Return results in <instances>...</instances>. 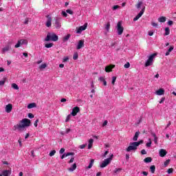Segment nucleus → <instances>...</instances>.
I'll return each mask as SVG.
<instances>
[{"label":"nucleus","mask_w":176,"mask_h":176,"mask_svg":"<svg viewBox=\"0 0 176 176\" xmlns=\"http://www.w3.org/2000/svg\"><path fill=\"white\" fill-rule=\"evenodd\" d=\"M121 170H122V168H116L114 170V173L118 174V173H120Z\"/></svg>","instance_id":"obj_40"},{"label":"nucleus","mask_w":176,"mask_h":176,"mask_svg":"<svg viewBox=\"0 0 176 176\" xmlns=\"http://www.w3.org/2000/svg\"><path fill=\"white\" fill-rule=\"evenodd\" d=\"M119 8H120V6H118V5L113 6L112 7V10H116L117 9H119Z\"/></svg>","instance_id":"obj_48"},{"label":"nucleus","mask_w":176,"mask_h":176,"mask_svg":"<svg viewBox=\"0 0 176 176\" xmlns=\"http://www.w3.org/2000/svg\"><path fill=\"white\" fill-rule=\"evenodd\" d=\"M141 153H142V155H146V151H145V149H142V150L141 151Z\"/></svg>","instance_id":"obj_60"},{"label":"nucleus","mask_w":176,"mask_h":176,"mask_svg":"<svg viewBox=\"0 0 176 176\" xmlns=\"http://www.w3.org/2000/svg\"><path fill=\"white\" fill-rule=\"evenodd\" d=\"M74 170H76V164H74L70 168H68L69 171H74Z\"/></svg>","instance_id":"obj_25"},{"label":"nucleus","mask_w":176,"mask_h":176,"mask_svg":"<svg viewBox=\"0 0 176 176\" xmlns=\"http://www.w3.org/2000/svg\"><path fill=\"white\" fill-rule=\"evenodd\" d=\"M156 57V54H153L150 56H148V60L146 61L144 64V67H151L152 64H153V59Z\"/></svg>","instance_id":"obj_3"},{"label":"nucleus","mask_w":176,"mask_h":176,"mask_svg":"<svg viewBox=\"0 0 176 176\" xmlns=\"http://www.w3.org/2000/svg\"><path fill=\"white\" fill-rule=\"evenodd\" d=\"M78 58V52H75L73 56V59L76 60Z\"/></svg>","instance_id":"obj_44"},{"label":"nucleus","mask_w":176,"mask_h":176,"mask_svg":"<svg viewBox=\"0 0 176 176\" xmlns=\"http://www.w3.org/2000/svg\"><path fill=\"white\" fill-rule=\"evenodd\" d=\"M93 164H94V160H91L89 165L86 168L87 169H90L93 167Z\"/></svg>","instance_id":"obj_26"},{"label":"nucleus","mask_w":176,"mask_h":176,"mask_svg":"<svg viewBox=\"0 0 176 176\" xmlns=\"http://www.w3.org/2000/svg\"><path fill=\"white\" fill-rule=\"evenodd\" d=\"M53 43H50L45 45V47H47V49H50V47H53Z\"/></svg>","instance_id":"obj_32"},{"label":"nucleus","mask_w":176,"mask_h":176,"mask_svg":"<svg viewBox=\"0 0 176 176\" xmlns=\"http://www.w3.org/2000/svg\"><path fill=\"white\" fill-rule=\"evenodd\" d=\"M21 46V41H18L17 43L15 45L14 47L17 49V47H20Z\"/></svg>","instance_id":"obj_38"},{"label":"nucleus","mask_w":176,"mask_h":176,"mask_svg":"<svg viewBox=\"0 0 176 176\" xmlns=\"http://www.w3.org/2000/svg\"><path fill=\"white\" fill-rule=\"evenodd\" d=\"M47 20L45 25H46V27H47L49 28L50 27H52V16L47 15Z\"/></svg>","instance_id":"obj_12"},{"label":"nucleus","mask_w":176,"mask_h":176,"mask_svg":"<svg viewBox=\"0 0 176 176\" xmlns=\"http://www.w3.org/2000/svg\"><path fill=\"white\" fill-rule=\"evenodd\" d=\"M150 170L152 174H155V170H156V166L155 165H153L150 166Z\"/></svg>","instance_id":"obj_29"},{"label":"nucleus","mask_w":176,"mask_h":176,"mask_svg":"<svg viewBox=\"0 0 176 176\" xmlns=\"http://www.w3.org/2000/svg\"><path fill=\"white\" fill-rule=\"evenodd\" d=\"M21 45H28V41L26 39H21Z\"/></svg>","instance_id":"obj_34"},{"label":"nucleus","mask_w":176,"mask_h":176,"mask_svg":"<svg viewBox=\"0 0 176 176\" xmlns=\"http://www.w3.org/2000/svg\"><path fill=\"white\" fill-rule=\"evenodd\" d=\"M9 50H10V46L7 45L2 49V53H6V52H9Z\"/></svg>","instance_id":"obj_23"},{"label":"nucleus","mask_w":176,"mask_h":176,"mask_svg":"<svg viewBox=\"0 0 176 176\" xmlns=\"http://www.w3.org/2000/svg\"><path fill=\"white\" fill-rule=\"evenodd\" d=\"M71 115L72 114H69L67 118H66V120H65V122H69V120L71 119Z\"/></svg>","instance_id":"obj_50"},{"label":"nucleus","mask_w":176,"mask_h":176,"mask_svg":"<svg viewBox=\"0 0 176 176\" xmlns=\"http://www.w3.org/2000/svg\"><path fill=\"white\" fill-rule=\"evenodd\" d=\"M80 112V109L79 107H76L72 109V111L71 113L72 116H76L78 115V113Z\"/></svg>","instance_id":"obj_8"},{"label":"nucleus","mask_w":176,"mask_h":176,"mask_svg":"<svg viewBox=\"0 0 176 176\" xmlns=\"http://www.w3.org/2000/svg\"><path fill=\"white\" fill-rule=\"evenodd\" d=\"M108 153H109V151H106L104 152V154L103 155V157H107V155H108Z\"/></svg>","instance_id":"obj_61"},{"label":"nucleus","mask_w":176,"mask_h":176,"mask_svg":"<svg viewBox=\"0 0 176 176\" xmlns=\"http://www.w3.org/2000/svg\"><path fill=\"white\" fill-rule=\"evenodd\" d=\"M94 142V140L90 139L89 140L88 149H91L93 148V143Z\"/></svg>","instance_id":"obj_19"},{"label":"nucleus","mask_w":176,"mask_h":176,"mask_svg":"<svg viewBox=\"0 0 176 176\" xmlns=\"http://www.w3.org/2000/svg\"><path fill=\"white\" fill-rule=\"evenodd\" d=\"M69 38H71V34H69L65 36L63 38V43H65V42H67L69 39Z\"/></svg>","instance_id":"obj_20"},{"label":"nucleus","mask_w":176,"mask_h":176,"mask_svg":"<svg viewBox=\"0 0 176 176\" xmlns=\"http://www.w3.org/2000/svg\"><path fill=\"white\" fill-rule=\"evenodd\" d=\"M6 82V78H3V80L0 81V86H3Z\"/></svg>","instance_id":"obj_45"},{"label":"nucleus","mask_w":176,"mask_h":176,"mask_svg":"<svg viewBox=\"0 0 176 176\" xmlns=\"http://www.w3.org/2000/svg\"><path fill=\"white\" fill-rule=\"evenodd\" d=\"M118 45V42L116 41H114V42H112L111 43V45L109 46V47H110L111 49H112V47H115V46H116Z\"/></svg>","instance_id":"obj_31"},{"label":"nucleus","mask_w":176,"mask_h":176,"mask_svg":"<svg viewBox=\"0 0 176 176\" xmlns=\"http://www.w3.org/2000/svg\"><path fill=\"white\" fill-rule=\"evenodd\" d=\"M167 173H168V174H171L173 173V168L168 169Z\"/></svg>","instance_id":"obj_62"},{"label":"nucleus","mask_w":176,"mask_h":176,"mask_svg":"<svg viewBox=\"0 0 176 176\" xmlns=\"http://www.w3.org/2000/svg\"><path fill=\"white\" fill-rule=\"evenodd\" d=\"M30 126H31V120L28 118H23L20 121L19 124L14 126V130L21 131V129H24V127H30Z\"/></svg>","instance_id":"obj_1"},{"label":"nucleus","mask_w":176,"mask_h":176,"mask_svg":"<svg viewBox=\"0 0 176 176\" xmlns=\"http://www.w3.org/2000/svg\"><path fill=\"white\" fill-rule=\"evenodd\" d=\"M173 21H168V25H173Z\"/></svg>","instance_id":"obj_64"},{"label":"nucleus","mask_w":176,"mask_h":176,"mask_svg":"<svg viewBox=\"0 0 176 176\" xmlns=\"http://www.w3.org/2000/svg\"><path fill=\"white\" fill-rule=\"evenodd\" d=\"M149 142L146 144V146L147 148H151V145H152V141L151 140V139H148Z\"/></svg>","instance_id":"obj_39"},{"label":"nucleus","mask_w":176,"mask_h":176,"mask_svg":"<svg viewBox=\"0 0 176 176\" xmlns=\"http://www.w3.org/2000/svg\"><path fill=\"white\" fill-rule=\"evenodd\" d=\"M166 155H167V151L162 148L160 150V156L161 157H164V156H166Z\"/></svg>","instance_id":"obj_14"},{"label":"nucleus","mask_w":176,"mask_h":176,"mask_svg":"<svg viewBox=\"0 0 176 176\" xmlns=\"http://www.w3.org/2000/svg\"><path fill=\"white\" fill-rule=\"evenodd\" d=\"M12 109H13V105L12 104L6 105V112L7 113H10V112H12Z\"/></svg>","instance_id":"obj_10"},{"label":"nucleus","mask_w":176,"mask_h":176,"mask_svg":"<svg viewBox=\"0 0 176 176\" xmlns=\"http://www.w3.org/2000/svg\"><path fill=\"white\" fill-rule=\"evenodd\" d=\"M28 118H30V119H32L34 118V114L29 113L28 115Z\"/></svg>","instance_id":"obj_55"},{"label":"nucleus","mask_w":176,"mask_h":176,"mask_svg":"<svg viewBox=\"0 0 176 176\" xmlns=\"http://www.w3.org/2000/svg\"><path fill=\"white\" fill-rule=\"evenodd\" d=\"M143 3H144L142 1H139L138 3L135 5V7L137 8V9H140Z\"/></svg>","instance_id":"obj_30"},{"label":"nucleus","mask_w":176,"mask_h":176,"mask_svg":"<svg viewBox=\"0 0 176 176\" xmlns=\"http://www.w3.org/2000/svg\"><path fill=\"white\" fill-rule=\"evenodd\" d=\"M107 124H108V120H104L102 126V127H104V126H107Z\"/></svg>","instance_id":"obj_58"},{"label":"nucleus","mask_w":176,"mask_h":176,"mask_svg":"<svg viewBox=\"0 0 176 176\" xmlns=\"http://www.w3.org/2000/svg\"><path fill=\"white\" fill-rule=\"evenodd\" d=\"M86 28H87V23H85L82 26H80L78 29H77V34H81L82 31H85V30H86Z\"/></svg>","instance_id":"obj_9"},{"label":"nucleus","mask_w":176,"mask_h":176,"mask_svg":"<svg viewBox=\"0 0 176 176\" xmlns=\"http://www.w3.org/2000/svg\"><path fill=\"white\" fill-rule=\"evenodd\" d=\"M69 60V58L68 56H66L63 58V63H67Z\"/></svg>","instance_id":"obj_57"},{"label":"nucleus","mask_w":176,"mask_h":176,"mask_svg":"<svg viewBox=\"0 0 176 176\" xmlns=\"http://www.w3.org/2000/svg\"><path fill=\"white\" fill-rule=\"evenodd\" d=\"M12 89H14V90H19V85H17L16 83H13L12 85Z\"/></svg>","instance_id":"obj_36"},{"label":"nucleus","mask_w":176,"mask_h":176,"mask_svg":"<svg viewBox=\"0 0 176 176\" xmlns=\"http://www.w3.org/2000/svg\"><path fill=\"white\" fill-rule=\"evenodd\" d=\"M156 94L157 96H163L164 94V89H160L157 91H156Z\"/></svg>","instance_id":"obj_17"},{"label":"nucleus","mask_w":176,"mask_h":176,"mask_svg":"<svg viewBox=\"0 0 176 176\" xmlns=\"http://www.w3.org/2000/svg\"><path fill=\"white\" fill-rule=\"evenodd\" d=\"M36 107V103L33 102L28 104V109H32V108H35Z\"/></svg>","instance_id":"obj_22"},{"label":"nucleus","mask_w":176,"mask_h":176,"mask_svg":"<svg viewBox=\"0 0 176 176\" xmlns=\"http://www.w3.org/2000/svg\"><path fill=\"white\" fill-rule=\"evenodd\" d=\"M85 46V41L83 40H80L78 41V44L77 45V50H79L80 49H82V47H83Z\"/></svg>","instance_id":"obj_13"},{"label":"nucleus","mask_w":176,"mask_h":176,"mask_svg":"<svg viewBox=\"0 0 176 176\" xmlns=\"http://www.w3.org/2000/svg\"><path fill=\"white\" fill-rule=\"evenodd\" d=\"M151 135H153V137H154L155 144H157V137L156 136V133H155L154 132H151Z\"/></svg>","instance_id":"obj_27"},{"label":"nucleus","mask_w":176,"mask_h":176,"mask_svg":"<svg viewBox=\"0 0 176 176\" xmlns=\"http://www.w3.org/2000/svg\"><path fill=\"white\" fill-rule=\"evenodd\" d=\"M115 82H116V76H113L112 77L111 84L112 85H115Z\"/></svg>","instance_id":"obj_46"},{"label":"nucleus","mask_w":176,"mask_h":176,"mask_svg":"<svg viewBox=\"0 0 176 176\" xmlns=\"http://www.w3.org/2000/svg\"><path fill=\"white\" fill-rule=\"evenodd\" d=\"M140 133H141V132H140V131L135 132V135L133 138V141H138V137H139Z\"/></svg>","instance_id":"obj_15"},{"label":"nucleus","mask_w":176,"mask_h":176,"mask_svg":"<svg viewBox=\"0 0 176 176\" xmlns=\"http://www.w3.org/2000/svg\"><path fill=\"white\" fill-rule=\"evenodd\" d=\"M135 144H136V146L138 148L141 144H144V140H140L138 142H134Z\"/></svg>","instance_id":"obj_33"},{"label":"nucleus","mask_w":176,"mask_h":176,"mask_svg":"<svg viewBox=\"0 0 176 176\" xmlns=\"http://www.w3.org/2000/svg\"><path fill=\"white\" fill-rule=\"evenodd\" d=\"M170 164V160H166L165 162H164V166L165 167H167V166H168Z\"/></svg>","instance_id":"obj_43"},{"label":"nucleus","mask_w":176,"mask_h":176,"mask_svg":"<svg viewBox=\"0 0 176 176\" xmlns=\"http://www.w3.org/2000/svg\"><path fill=\"white\" fill-rule=\"evenodd\" d=\"M74 155H75L74 153H67L65 154V157H68V156H74Z\"/></svg>","instance_id":"obj_47"},{"label":"nucleus","mask_w":176,"mask_h":176,"mask_svg":"<svg viewBox=\"0 0 176 176\" xmlns=\"http://www.w3.org/2000/svg\"><path fill=\"white\" fill-rule=\"evenodd\" d=\"M66 13H68L69 14H74V11H72V10H67Z\"/></svg>","instance_id":"obj_49"},{"label":"nucleus","mask_w":176,"mask_h":176,"mask_svg":"<svg viewBox=\"0 0 176 176\" xmlns=\"http://www.w3.org/2000/svg\"><path fill=\"white\" fill-rule=\"evenodd\" d=\"M61 14L63 17H67L68 16V14H67V12H65V11H62Z\"/></svg>","instance_id":"obj_52"},{"label":"nucleus","mask_w":176,"mask_h":176,"mask_svg":"<svg viewBox=\"0 0 176 176\" xmlns=\"http://www.w3.org/2000/svg\"><path fill=\"white\" fill-rule=\"evenodd\" d=\"M38 122H39V120L38 119L35 120V122H34V126L35 127H38Z\"/></svg>","instance_id":"obj_56"},{"label":"nucleus","mask_w":176,"mask_h":176,"mask_svg":"<svg viewBox=\"0 0 176 176\" xmlns=\"http://www.w3.org/2000/svg\"><path fill=\"white\" fill-rule=\"evenodd\" d=\"M12 173L10 172V170H5L2 171V176H9Z\"/></svg>","instance_id":"obj_16"},{"label":"nucleus","mask_w":176,"mask_h":176,"mask_svg":"<svg viewBox=\"0 0 176 176\" xmlns=\"http://www.w3.org/2000/svg\"><path fill=\"white\" fill-rule=\"evenodd\" d=\"M115 68V65H109L105 67L104 71L106 72H112V69Z\"/></svg>","instance_id":"obj_11"},{"label":"nucleus","mask_w":176,"mask_h":176,"mask_svg":"<svg viewBox=\"0 0 176 176\" xmlns=\"http://www.w3.org/2000/svg\"><path fill=\"white\" fill-rule=\"evenodd\" d=\"M136 149H138L137 145L133 142L129 144V146L126 148V152H131V151H135Z\"/></svg>","instance_id":"obj_6"},{"label":"nucleus","mask_w":176,"mask_h":176,"mask_svg":"<svg viewBox=\"0 0 176 176\" xmlns=\"http://www.w3.org/2000/svg\"><path fill=\"white\" fill-rule=\"evenodd\" d=\"M166 20H167V19L165 16H161L158 19L160 23H166Z\"/></svg>","instance_id":"obj_24"},{"label":"nucleus","mask_w":176,"mask_h":176,"mask_svg":"<svg viewBox=\"0 0 176 176\" xmlns=\"http://www.w3.org/2000/svg\"><path fill=\"white\" fill-rule=\"evenodd\" d=\"M109 27H111V23L108 22L105 26V29L107 30V31H109Z\"/></svg>","instance_id":"obj_42"},{"label":"nucleus","mask_w":176,"mask_h":176,"mask_svg":"<svg viewBox=\"0 0 176 176\" xmlns=\"http://www.w3.org/2000/svg\"><path fill=\"white\" fill-rule=\"evenodd\" d=\"M98 80L103 83V85L107 86V80H105V78L104 77H99Z\"/></svg>","instance_id":"obj_18"},{"label":"nucleus","mask_w":176,"mask_h":176,"mask_svg":"<svg viewBox=\"0 0 176 176\" xmlns=\"http://www.w3.org/2000/svg\"><path fill=\"white\" fill-rule=\"evenodd\" d=\"M52 41V42H57L58 41V36L55 33H50L49 32L47 34L46 38H45V42H50Z\"/></svg>","instance_id":"obj_2"},{"label":"nucleus","mask_w":176,"mask_h":176,"mask_svg":"<svg viewBox=\"0 0 176 176\" xmlns=\"http://www.w3.org/2000/svg\"><path fill=\"white\" fill-rule=\"evenodd\" d=\"M49 155L51 157L52 156H54L56 155V150H52Z\"/></svg>","instance_id":"obj_41"},{"label":"nucleus","mask_w":176,"mask_h":176,"mask_svg":"<svg viewBox=\"0 0 176 176\" xmlns=\"http://www.w3.org/2000/svg\"><path fill=\"white\" fill-rule=\"evenodd\" d=\"M144 163H151L152 162V157H148L144 160Z\"/></svg>","instance_id":"obj_28"},{"label":"nucleus","mask_w":176,"mask_h":176,"mask_svg":"<svg viewBox=\"0 0 176 176\" xmlns=\"http://www.w3.org/2000/svg\"><path fill=\"white\" fill-rule=\"evenodd\" d=\"M151 25H153V27H157V23H155V22H152L151 23Z\"/></svg>","instance_id":"obj_63"},{"label":"nucleus","mask_w":176,"mask_h":176,"mask_svg":"<svg viewBox=\"0 0 176 176\" xmlns=\"http://www.w3.org/2000/svg\"><path fill=\"white\" fill-rule=\"evenodd\" d=\"M173 50H174V46H170L168 50V51L166 52L165 56H169L170 53H171Z\"/></svg>","instance_id":"obj_21"},{"label":"nucleus","mask_w":176,"mask_h":176,"mask_svg":"<svg viewBox=\"0 0 176 176\" xmlns=\"http://www.w3.org/2000/svg\"><path fill=\"white\" fill-rule=\"evenodd\" d=\"M122 21H120L117 23V32L118 35H122L123 34V31L124 30V28L123 26H122Z\"/></svg>","instance_id":"obj_5"},{"label":"nucleus","mask_w":176,"mask_h":176,"mask_svg":"<svg viewBox=\"0 0 176 176\" xmlns=\"http://www.w3.org/2000/svg\"><path fill=\"white\" fill-rule=\"evenodd\" d=\"M64 152H65V148H60L59 153H60V155H63V153H64Z\"/></svg>","instance_id":"obj_53"},{"label":"nucleus","mask_w":176,"mask_h":176,"mask_svg":"<svg viewBox=\"0 0 176 176\" xmlns=\"http://www.w3.org/2000/svg\"><path fill=\"white\" fill-rule=\"evenodd\" d=\"M113 157V154H111L110 157L107 159H105L101 164L100 167L101 168H104V167H107L109 163L112 161V159Z\"/></svg>","instance_id":"obj_4"},{"label":"nucleus","mask_w":176,"mask_h":176,"mask_svg":"<svg viewBox=\"0 0 176 176\" xmlns=\"http://www.w3.org/2000/svg\"><path fill=\"white\" fill-rule=\"evenodd\" d=\"M124 68H130V63H126L124 65Z\"/></svg>","instance_id":"obj_54"},{"label":"nucleus","mask_w":176,"mask_h":176,"mask_svg":"<svg viewBox=\"0 0 176 176\" xmlns=\"http://www.w3.org/2000/svg\"><path fill=\"white\" fill-rule=\"evenodd\" d=\"M47 67V65L46 63L42 64L41 65L39 66L40 69H45Z\"/></svg>","instance_id":"obj_37"},{"label":"nucleus","mask_w":176,"mask_h":176,"mask_svg":"<svg viewBox=\"0 0 176 176\" xmlns=\"http://www.w3.org/2000/svg\"><path fill=\"white\" fill-rule=\"evenodd\" d=\"M129 159H130V155L129 154H126V162H129Z\"/></svg>","instance_id":"obj_59"},{"label":"nucleus","mask_w":176,"mask_h":176,"mask_svg":"<svg viewBox=\"0 0 176 176\" xmlns=\"http://www.w3.org/2000/svg\"><path fill=\"white\" fill-rule=\"evenodd\" d=\"M165 36H167V35H170V28H165V34H164Z\"/></svg>","instance_id":"obj_35"},{"label":"nucleus","mask_w":176,"mask_h":176,"mask_svg":"<svg viewBox=\"0 0 176 176\" xmlns=\"http://www.w3.org/2000/svg\"><path fill=\"white\" fill-rule=\"evenodd\" d=\"M87 144H82L79 146V148L80 149H85V148H86Z\"/></svg>","instance_id":"obj_51"},{"label":"nucleus","mask_w":176,"mask_h":176,"mask_svg":"<svg viewBox=\"0 0 176 176\" xmlns=\"http://www.w3.org/2000/svg\"><path fill=\"white\" fill-rule=\"evenodd\" d=\"M54 26L58 30L61 28V18H56L55 20Z\"/></svg>","instance_id":"obj_7"}]
</instances>
